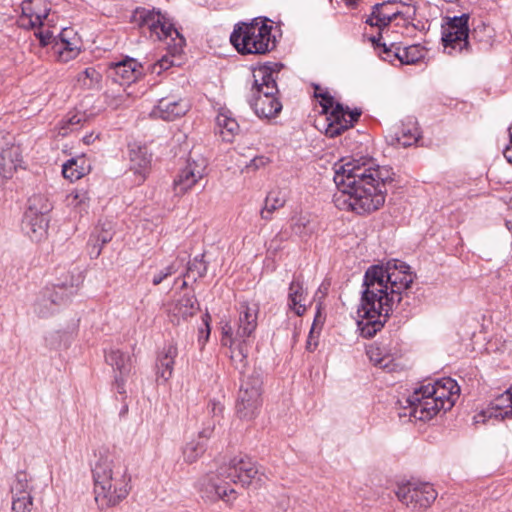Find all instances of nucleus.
Here are the masks:
<instances>
[{
	"label": "nucleus",
	"mask_w": 512,
	"mask_h": 512,
	"mask_svg": "<svg viewBox=\"0 0 512 512\" xmlns=\"http://www.w3.org/2000/svg\"><path fill=\"white\" fill-rule=\"evenodd\" d=\"M414 276L410 267L401 261L392 260L383 265L369 267L364 275L361 305L357 313L361 335L373 337L380 331L394 308L409 298L407 290Z\"/></svg>",
	"instance_id": "nucleus-1"
},
{
	"label": "nucleus",
	"mask_w": 512,
	"mask_h": 512,
	"mask_svg": "<svg viewBox=\"0 0 512 512\" xmlns=\"http://www.w3.org/2000/svg\"><path fill=\"white\" fill-rule=\"evenodd\" d=\"M387 167L376 165L372 158L360 157L335 168L334 183L338 192L335 205L340 209L366 214L378 210L385 202L386 185L393 181Z\"/></svg>",
	"instance_id": "nucleus-2"
},
{
	"label": "nucleus",
	"mask_w": 512,
	"mask_h": 512,
	"mask_svg": "<svg viewBox=\"0 0 512 512\" xmlns=\"http://www.w3.org/2000/svg\"><path fill=\"white\" fill-rule=\"evenodd\" d=\"M459 393V385L450 377L421 385L407 399L411 415L421 421L430 420L440 411L450 410Z\"/></svg>",
	"instance_id": "nucleus-3"
},
{
	"label": "nucleus",
	"mask_w": 512,
	"mask_h": 512,
	"mask_svg": "<svg viewBox=\"0 0 512 512\" xmlns=\"http://www.w3.org/2000/svg\"><path fill=\"white\" fill-rule=\"evenodd\" d=\"M95 499H102L107 506H115L131 490L128 466L120 458L100 457L92 469Z\"/></svg>",
	"instance_id": "nucleus-4"
},
{
	"label": "nucleus",
	"mask_w": 512,
	"mask_h": 512,
	"mask_svg": "<svg viewBox=\"0 0 512 512\" xmlns=\"http://www.w3.org/2000/svg\"><path fill=\"white\" fill-rule=\"evenodd\" d=\"M281 67L282 64L267 63L253 73L249 104L260 118L275 117L282 110V104L275 97L278 93L276 78Z\"/></svg>",
	"instance_id": "nucleus-5"
},
{
	"label": "nucleus",
	"mask_w": 512,
	"mask_h": 512,
	"mask_svg": "<svg viewBox=\"0 0 512 512\" xmlns=\"http://www.w3.org/2000/svg\"><path fill=\"white\" fill-rule=\"evenodd\" d=\"M268 19L255 18L251 22H241L234 26L230 42L242 55H263L275 47L272 26Z\"/></svg>",
	"instance_id": "nucleus-6"
},
{
	"label": "nucleus",
	"mask_w": 512,
	"mask_h": 512,
	"mask_svg": "<svg viewBox=\"0 0 512 512\" xmlns=\"http://www.w3.org/2000/svg\"><path fill=\"white\" fill-rule=\"evenodd\" d=\"M131 20L142 29L144 33H146L147 30L150 38L155 40L171 38L173 41L178 39L175 46H182L185 42L178 30L160 11L139 7L133 12Z\"/></svg>",
	"instance_id": "nucleus-7"
},
{
	"label": "nucleus",
	"mask_w": 512,
	"mask_h": 512,
	"mask_svg": "<svg viewBox=\"0 0 512 512\" xmlns=\"http://www.w3.org/2000/svg\"><path fill=\"white\" fill-rule=\"evenodd\" d=\"M242 373L240 389L236 402V413L240 419L251 420L256 417L261 406V374L252 370Z\"/></svg>",
	"instance_id": "nucleus-8"
},
{
	"label": "nucleus",
	"mask_w": 512,
	"mask_h": 512,
	"mask_svg": "<svg viewBox=\"0 0 512 512\" xmlns=\"http://www.w3.org/2000/svg\"><path fill=\"white\" fill-rule=\"evenodd\" d=\"M52 205L43 195H33L28 200V208L24 213L22 230L35 242L45 238L47 234L49 217Z\"/></svg>",
	"instance_id": "nucleus-9"
},
{
	"label": "nucleus",
	"mask_w": 512,
	"mask_h": 512,
	"mask_svg": "<svg viewBox=\"0 0 512 512\" xmlns=\"http://www.w3.org/2000/svg\"><path fill=\"white\" fill-rule=\"evenodd\" d=\"M78 282L72 281L58 283L43 289L33 306L34 313L40 318H47L57 312L61 306L66 305L72 296L77 293Z\"/></svg>",
	"instance_id": "nucleus-10"
},
{
	"label": "nucleus",
	"mask_w": 512,
	"mask_h": 512,
	"mask_svg": "<svg viewBox=\"0 0 512 512\" xmlns=\"http://www.w3.org/2000/svg\"><path fill=\"white\" fill-rule=\"evenodd\" d=\"M469 15L462 14L448 18L442 26V44L445 51L453 56L456 54H470L472 52L469 41Z\"/></svg>",
	"instance_id": "nucleus-11"
},
{
	"label": "nucleus",
	"mask_w": 512,
	"mask_h": 512,
	"mask_svg": "<svg viewBox=\"0 0 512 512\" xmlns=\"http://www.w3.org/2000/svg\"><path fill=\"white\" fill-rule=\"evenodd\" d=\"M415 15V6L396 0L384 1L372 7L371 15L366 20V23L383 30L388 27L393 20L398 18L403 20V25H407L415 18Z\"/></svg>",
	"instance_id": "nucleus-12"
},
{
	"label": "nucleus",
	"mask_w": 512,
	"mask_h": 512,
	"mask_svg": "<svg viewBox=\"0 0 512 512\" xmlns=\"http://www.w3.org/2000/svg\"><path fill=\"white\" fill-rule=\"evenodd\" d=\"M258 312L257 304L239 303L237 328L234 330L230 323H226L222 327V343L227 344V341H229L232 345L236 340L245 342L252 338L258 325Z\"/></svg>",
	"instance_id": "nucleus-13"
},
{
	"label": "nucleus",
	"mask_w": 512,
	"mask_h": 512,
	"mask_svg": "<svg viewBox=\"0 0 512 512\" xmlns=\"http://www.w3.org/2000/svg\"><path fill=\"white\" fill-rule=\"evenodd\" d=\"M433 485L426 482H407L399 485L396 490L398 500L411 510H425L437 498Z\"/></svg>",
	"instance_id": "nucleus-14"
},
{
	"label": "nucleus",
	"mask_w": 512,
	"mask_h": 512,
	"mask_svg": "<svg viewBox=\"0 0 512 512\" xmlns=\"http://www.w3.org/2000/svg\"><path fill=\"white\" fill-rule=\"evenodd\" d=\"M219 468L220 476H223L229 482L230 487L231 484H241L242 487L248 486L259 474L256 463L247 455L235 456Z\"/></svg>",
	"instance_id": "nucleus-15"
},
{
	"label": "nucleus",
	"mask_w": 512,
	"mask_h": 512,
	"mask_svg": "<svg viewBox=\"0 0 512 512\" xmlns=\"http://www.w3.org/2000/svg\"><path fill=\"white\" fill-rule=\"evenodd\" d=\"M362 111L360 109L350 110L348 106L336 103L333 110L327 113L323 119V123L319 122L318 128L323 130L325 135L330 138L341 135L345 130L349 129L358 121Z\"/></svg>",
	"instance_id": "nucleus-16"
},
{
	"label": "nucleus",
	"mask_w": 512,
	"mask_h": 512,
	"mask_svg": "<svg viewBox=\"0 0 512 512\" xmlns=\"http://www.w3.org/2000/svg\"><path fill=\"white\" fill-rule=\"evenodd\" d=\"M197 489L200 496L210 502H215L219 499L228 502L236 498V491L229 486V482L223 476H220V468L216 472H211L201 477L197 483Z\"/></svg>",
	"instance_id": "nucleus-17"
},
{
	"label": "nucleus",
	"mask_w": 512,
	"mask_h": 512,
	"mask_svg": "<svg viewBox=\"0 0 512 512\" xmlns=\"http://www.w3.org/2000/svg\"><path fill=\"white\" fill-rule=\"evenodd\" d=\"M31 478L25 471H18L11 484V512H31L33 506Z\"/></svg>",
	"instance_id": "nucleus-18"
},
{
	"label": "nucleus",
	"mask_w": 512,
	"mask_h": 512,
	"mask_svg": "<svg viewBox=\"0 0 512 512\" xmlns=\"http://www.w3.org/2000/svg\"><path fill=\"white\" fill-rule=\"evenodd\" d=\"M206 170V161L204 159H188L184 168H182L174 180V191L176 195H181L195 186L203 177Z\"/></svg>",
	"instance_id": "nucleus-19"
},
{
	"label": "nucleus",
	"mask_w": 512,
	"mask_h": 512,
	"mask_svg": "<svg viewBox=\"0 0 512 512\" xmlns=\"http://www.w3.org/2000/svg\"><path fill=\"white\" fill-rule=\"evenodd\" d=\"M190 108L186 99L176 95H167L158 100V103L152 109L150 116L165 121H174L184 116Z\"/></svg>",
	"instance_id": "nucleus-20"
},
{
	"label": "nucleus",
	"mask_w": 512,
	"mask_h": 512,
	"mask_svg": "<svg viewBox=\"0 0 512 512\" xmlns=\"http://www.w3.org/2000/svg\"><path fill=\"white\" fill-rule=\"evenodd\" d=\"M142 64L134 58H125L119 62H112L108 67L109 77L120 85H129L143 75Z\"/></svg>",
	"instance_id": "nucleus-21"
},
{
	"label": "nucleus",
	"mask_w": 512,
	"mask_h": 512,
	"mask_svg": "<svg viewBox=\"0 0 512 512\" xmlns=\"http://www.w3.org/2000/svg\"><path fill=\"white\" fill-rule=\"evenodd\" d=\"M21 10V25L26 28L42 26L50 11L43 0H24L21 3Z\"/></svg>",
	"instance_id": "nucleus-22"
},
{
	"label": "nucleus",
	"mask_w": 512,
	"mask_h": 512,
	"mask_svg": "<svg viewBox=\"0 0 512 512\" xmlns=\"http://www.w3.org/2000/svg\"><path fill=\"white\" fill-rule=\"evenodd\" d=\"M22 165V151L19 145L11 144L0 151V185L11 179Z\"/></svg>",
	"instance_id": "nucleus-23"
},
{
	"label": "nucleus",
	"mask_w": 512,
	"mask_h": 512,
	"mask_svg": "<svg viewBox=\"0 0 512 512\" xmlns=\"http://www.w3.org/2000/svg\"><path fill=\"white\" fill-rule=\"evenodd\" d=\"M213 429L211 427L204 428L199 432L197 438L187 442L183 447V458L187 463H194L202 456L206 450V441L211 437Z\"/></svg>",
	"instance_id": "nucleus-24"
},
{
	"label": "nucleus",
	"mask_w": 512,
	"mask_h": 512,
	"mask_svg": "<svg viewBox=\"0 0 512 512\" xmlns=\"http://www.w3.org/2000/svg\"><path fill=\"white\" fill-rule=\"evenodd\" d=\"M177 355L178 349L173 344L165 346L159 353L156 363L158 379L167 381L171 378L174 369L175 358Z\"/></svg>",
	"instance_id": "nucleus-25"
},
{
	"label": "nucleus",
	"mask_w": 512,
	"mask_h": 512,
	"mask_svg": "<svg viewBox=\"0 0 512 512\" xmlns=\"http://www.w3.org/2000/svg\"><path fill=\"white\" fill-rule=\"evenodd\" d=\"M420 138V131L417 122L409 118L403 122L398 130L395 132L394 137L391 139V144H398L402 147H410L418 142Z\"/></svg>",
	"instance_id": "nucleus-26"
},
{
	"label": "nucleus",
	"mask_w": 512,
	"mask_h": 512,
	"mask_svg": "<svg viewBox=\"0 0 512 512\" xmlns=\"http://www.w3.org/2000/svg\"><path fill=\"white\" fill-rule=\"evenodd\" d=\"M307 293L303 287V283L294 278L290 285L288 291V307L292 311L295 312L297 316H302L306 310Z\"/></svg>",
	"instance_id": "nucleus-27"
},
{
	"label": "nucleus",
	"mask_w": 512,
	"mask_h": 512,
	"mask_svg": "<svg viewBox=\"0 0 512 512\" xmlns=\"http://www.w3.org/2000/svg\"><path fill=\"white\" fill-rule=\"evenodd\" d=\"M105 360L110 365L117 375L128 376L132 369V358L128 353H125L117 348H111L105 354Z\"/></svg>",
	"instance_id": "nucleus-28"
},
{
	"label": "nucleus",
	"mask_w": 512,
	"mask_h": 512,
	"mask_svg": "<svg viewBox=\"0 0 512 512\" xmlns=\"http://www.w3.org/2000/svg\"><path fill=\"white\" fill-rule=\"evenodd\" d=\"M287 201V195L284 190H271L266 196L264 207L260 211V216L264 220H270L271 214L277 209L283 207Z\"/></svg>",
	"instance_id": "nucleus-29"
},
{
	"label": "nucleus",
	"mask_w": 512,
	"mask_h": 512,
	"mask_svg": "<svg viewBox=\"0 0 512 512\" xmlns=\"http://www.w3.org/2000/svg\"><path fill=\"white\" fill-rule=\"evenodd\" d=\"M199 309V304L194 295L182 296L173 307V316L178 319H187Z\"/></svg>",
	"instance_id": "nucleus-30"
},
{
	"label": "nucleus",
	"mask_w": 512,
	"mask_h": 512,
	"mask_svg": "<svg viewBox=\"0 0 512 512\" xmlns=\"http://www.w3.org/2000/svg\"><path fill=\"white\" fill-rule=\"evenodd\" d=\"M394 56L401 65L415 64L424 57L422 48L419 45L401 47V50L395 52Z\"/></svg>",
	"instance_id": "nucleus-31"
},
{
	"label": "nucleus",
	"mask_w": 512,
	"mask_h": 512,
	"mask_svg": "<svg viewBox=\"0 0 512 512\" xmlns=\"http://www.w3.org/2000/svg\"><path fill=\"white\" fill-rule=\"evenodd\" d=\"M248 340L243 342L242 340H236L232 345L229 341H227L226 345H229L231 348V360L235 364L237 369H243L246 367L247 363V343Z\"/></svg>",
	"instance_id": "nucleus-32"
},
{
	"label": "nucleus",
	"mask_w": 512,
	"mask_h": 512,
	"mask_svg": "<svg viewBox=\"0 0 512 512\" xmlns=\"http://www.w3.org/2000/svg\"><path fill=\"white\" fill-rule=\"evenodd\" d=\"M101 80V74L94 67H88L77 75L78 84L87 89H99Z\"/></svg>",
	"instance_id": "nucleus-33"
},
{
	"label": "nucleus",
	"mask_w": 512,
	"mask_h": 512,
	"mask_svg": "<svg viewBox=\"0 0 512 512\" xmlns=\"http://www.w3.org/2000/svg\"><path fill=\"white\" fill-rule=\"evenodd\" d=\"M129 156L132 163L131 168L137 173H141V170L147 168L151 161V155L148 154L146 147L131 149Z\"/></svg>",
	"instance_id": "nucleus-34"
},
{
	"label": "nucleus",
	"mask_w": 512,
	"mask_h": 512,
	"mask_svg": "<svg viewBox=\"0 0 512 512\" xmlns=\"http://www.w3.org/2000/svg\"><path fill=\"white\" fill-rule=\"evenodd\" d=\"M291 229L299 237H305L313 232L314 227L309 215H299L292 218Z\"/></svg>",
	"instance_id": "nucleus-35"
},
{
	"label": "nucleus",
	"mask_w": 512,
	"mask_h": 512,
	"mask_svg": "<svg viewBox=\"0 0 512 512\" xmlns=\"http://www.w3.org/2000/svg\"><path fill=\"white\" fill-rule=\"evenodd\" d=\"M89 195L84 189H75L67 196V202L69 206L78 208L80 212L86 211L89 206Z\"/></svg>",
	"instance_id": "nucleus-36"
},
{
	"label": "nucleus",
	"mask_w": 512,
	"mask_h": 512,
	"mask_svg": "<svg viewBox=\"0 0 512 512\" xmlns=\"http://www.w3.org/2000/svg\"><path fill=\"white\" fill-rule=\"evenodd\" d=\"M207 272V263L204 261V254L194 257L187 264L186 276L193 277L194 280L203 277Z\"/></svg>",
	"instance_id": "nucleus-37"
},
{
	"label": "nucleus",
	"mask_w": 512,
	"mask_h": 512,
	"mask_svg": "<svg viewBox=\"0 0 512 512\" xmlns=\"http://www.w3.org/2000/svg\"><path fill=\"white\" fill-rule=\"evenodd\" d=\"M62 174L64 178L74 181L84 176L85 171L83 167L78 166V161L76 159H70L63 164Z\"/></svg>",
	"instance_id": "nucleus-38"
},
{
	"label": "nucleus",
	"mask_w": 512,
	"mask_h": 512,
	"mask_svg": "<svg viewBox=\"0 0 512 512\" xmlns=\"http://www.w3.org/2000/svg\"><path fill=\"white\" fill-rule=\"evenodd\" d=\"M184 260L176 259L171 264H169L164 269L160 270L153 276L152 283L153 285H159L164 279L172 276L183 266Z\"/></svg>",
	"instance_id": "nucleus-39"
},
{
	"label": "nucleus",
	"mask_w": 512,
	"mask_h": 512,
	"mask_svg": "<svg viewBox=\"0 0 512 512\" xmlns=\"http://www.w3.org/2000/svg\"><path fill=\"white\" fill-rule=\"evenodd\" d=\"M492 406L493 408H495L496 410H500V411H503V414H501L503 417H507L505 415V412L507 410H511V406H512V387H510L509 389H507L505 392H503L502 394H500L498 397H496L493 401H492Z\"/></svg>",
	"instance_id": "nucleus-40"
},
{
	"label": "nucleus",
	"mask_w": 512,
	"mask_h": 512,
	"mask_svg": "<svg viewBox=\"0 0 512 512\" xmlns=\"http://www.w3.org/2000/svg\"><path fill=\"white\" fill-rule=\"evenodd\" d=\"M367 354H368L371 362L374 363V365H376V366H378L380 368H383V369L391 370V368H390V362H391L390 357L389 356H383L382 352H381V349L379 347L371 346L368 349Z\"/></svg>",
	"instance_id": "nucleus-41"
},
{
	"label": "nucleus",
	"mask_w": 512,
	"mask_h": 512,
	"mask_svg": "<svg viewBox=\"0 0 512 512\" xmlns=\"http://www.w3.org/2000/svg\"><path fill=\"white\" fill-rule=\"evenodd\" d=\"M217 125L225 129L231 136H233L239 129L237 121L226 113H220L216 118Z\"/></svg>",
	"instance_id": "nucleus-42"
},
{
	"label": "nucleus",
	"mask_w": 512,
	"mask_h": 512,
	"mask_svg": "<svg viewBox=\"0 0 512 512\" xmlns=\"http://www.w3.org/2000/svg\"><path fill=\"white\" fill-rule=\"evenodd\" d=\"M398 50H401V46L399 44L394 42L387 44L386 42H383L382 48L378 53L384 61H388L393 64L397 60L394 54L395 52H398Z\"/></svg>",
	"instance_id": "nucleus-43"
},
{
	"label": "nucleus",
	"mask_w": 512,
	"mask_h": 512,
	"mask_svg": "<svg viewBox=\"0 0 512 512\" xmlns=\"http://www.w3.org/2000/svg\"><path fill=\"white\" fill-rule=\"evenodd\" d=\"M491 32L492 29L482 25L478 26L473 29L471 35L469 34V39L478 41V42H485V44H489V39L491 38Z\"/></svg>",
	"instance_id": "nucleus-44"
},
{
	"label": "nucleus",
	"mask_w": 512,
	"mask_h": 512,
	"mask_svg": "<svg viewBox=\"0 0 512 512\" xmlns=\"http://www.w3.org/2000/svg\"><path fill=\"white\" fill-rule=\"evenodd\" d=\"M316 98H320V106L322 108V113L324 115H327L330 110H333L335 107V104L337 102L334 101V98L332 95H330L329 92H324L323 94H316Z\"/></svg>",
	"instance_id": "nucleus-45"
},
{
	"label": "nucleus",
	"mask_w": 512,
	"mask_h": 512,
	"mask_svg": "<svg viewBox=\"0 0 512 512\" xmlns=\"http://www.w3.org/2000/svg\"><path fill=\"white\" fill-rule=\"evenodd\" d=\"M66 31H67L66 29H63V31L60 33L62 46H63V48H62L63 50L60 51V55L62 57H64V54L66 53L67 54L66 59L74 58L77 56L79 51L76 48L72 47V44L64 38Z\"/></svg>",
	"instance_id": "nucleus-46"
},
{
	"label": "nucleus",
	"mask_w": 512,
	"mask_h": 512,
	"mask_svg": "<svg viewBox=\"0 0 512 512\" xmlns=\"http://www.w3.org/2000/svg\"><path fill=\"white\" fill-rule=\"evenodd\" d=\"M35 36L39 39L42 46H47L52 42V39H54L53 33L49 29H39L35 32Z\"/></svg>",
	"instance_id": "nucleus-47"
},
{
	"label": "nucleus",
	"mask_w": 512,
	"mask_h": 512,
	"mask_svg": "<svg viewBox=\"0 0 512 512\" xmlns=\"http://www.w3.org/2000/svg\"><path fill=\"white\" fill-rule=\"evenodd\" d=\"M83 120V115L81 114H73L67 118L62 129L72 131L74 126L79 125Z\"/></svg>",
	"instance_id": "nucleus-48"
},
{
	"label": "nucleus",
	"mask_w": 512,
	"mask_h": 512,
	"mask_svg": "<svg viewBox=\"0 0 512 512\" xmlns=\"http://www.w3.org/2000/svg\"><path fill=\"white\" fill-rule=\"evenodd\" d=\"M268 159L263 156L254 157L249 164L246 165L247 169L257 170L267 164Z\"/></svg>",
	"instance_id": "nucleus-49"
},
{
	"label": "nucleus",
	"mask_w": 512,
	"mask_h": 512,
	"mask_svg": "<svg viewBox=\"0 0 512 512\" xmlns=\"http://www.w3.org/2000/svg\"><path fill=\"white\" fill-rule=\"evenodd\" d=\"M125 377L126 376H121V375H116L115 376V389L116 391L119 393V394H125L126 393V390H125Z\"/></svg>",
	"instance_id": "nucleus-50"
},
{
	"label": "nucleus",
	"mask_w": 512,
	"mask_h": 512,
	"mask_svg": "<svg viewBox=\"0 0 512 512\" xmlns=\"http://www.w3.org/2000/svg\"><path fill=\"white\" fill-rule=\"evenodd\" d=\"M171 65L172 61L169 59V57L164 56L154 65V71L157 67H159L157 73H160L162 70L168 69Z\"/></svg>",
	"instance_id": "nucleus-51"
},
{
	"label": "nucleus",
	"mask_w": 512,
	"mask_h": 512,
	"mask_svg": "<svg viewBox=\"0 0 512 512\" xmlns=\"http://www.w3.org/2000/svg\"><path fill=\"white\" fill-rule=\"evenodd\" d=\"M112 234L109 231H103L97 236V242H100V247L97 251V254L100 253V249L103 245L111 241Z\"/></svg>",
	"instance_id": "nucleus-52"
},
{
	"label": "nucleus",
	"mask_w": 512,
	"mask_h": 512,
	"mask_svg": "<svg viewBox=\"0 0 512 512\" xmlns=\"http://www.w3.org/2000/svg\"><path fill=\"white\" fill-rule=\"evenodd\" d=\"M509 139H510L511 146H508L504 150V157L506 158V160L509 163H512V127L509 128Z\"/></svg>",
	"instance_id": "nucleus-53"
},
{
	"label": "nucleus",
	"mask_w": 512,
	"mask_h": 512,
	"mask_svg": "<svg viewBox=\"0 0 512 512\" xmlns=\"http://www.w3.org/2000/svg\"><path fill=\"white\" fill-rule=\"evenodd\" d=\"M205 330L201 329L200 331V338H199V341H203V343H205L208 338H209V335H210V327H209V324L207 321H205Z\"/></svg>",
	"instance_id": "nucleus-54"
},
{
	"label": "nucleus",
	"mask_w": 512,
	"mask_h": 512,
	"mask_svg": "<svg viewBox=\"0 0 512 512\" xmlns=\"http://www.w3.org/2000/svg\"><path fill=\"white\" fill-rule=\"evenodd\" d=\"M371 42L373 43L374 47L378 49V51L382 48L383 42L382 40V34L379 33L377 36H373L370 38Z\"/></svg>",
	"instance_id": "nucleus-55"
},
{
	"label": "nucleus",
	"mask_w": 512,
	"mask_h": 512,
	"mask_svg": "<svg viewBox=\"0 0 512 512\" xmlns=\"http://www.w3.org/2000/svg\"><path fill=\"white\" fill-rule=\"evenodd\" d=\"M313 330H314V328L312 327L309 337H308V340H307V349L309 351H313L317 346V343L316 342L313 343V341H312L313 340Z\"/></svg>",
	"instance_id": "nucleus-56"
},
{
	"label": "nucleus",
	"mask_w": 512,
	"mask_h": 512,
	"mask_svg": "<svg viewBox=\"0 0 512 512\" xmlns=\"http://www.w3.org/2000/svg\"><path fill=\"white\" fill-rule=\"evenodd\" d=\"M216 410H218L219 412L222 411V408L220 406H217L215 403H213V408H212V411L213 413L215 414L216 413Z\"/></svg>",
	"instance_id": "nucleus-57"
},
{
	"label": "nucleus",
	"mask_w": 512,
	"mask_h": 512,
	"mask_svg": "<svg viewBox=\"0 0 512 512\" xmlns=\"http://www.w3.org/2000/svg\"><path fill=\"white\" fill-rule=\"evenodd\" d=\"M325 91H323L319 86H316L315 88V95L316 94H323Z\"/></svg>",
	"instance_id": "nucleus-58"
},
{
	"label": "nucleus",
	"mask_w": 512,
	"mask_h": 512,
	"mask_svg": "<svg viewBox=\"0 0 512 512\" xmlns=\"http://www.w3.org/2000/svg\"><path fill=\"white\" fill-rule=\"evenodd\" d=\"M506 226L509 230H511L512 228V222L511 221H506Z\"/></svg>",
	"instance_id": "nucleus-59"
},
{
	"label": "nucleus",
	"mask_w": 512,
	"mask_h": 512,
	"mask_svg": "<svg viewBox=\"0 0 512 512\" xmlns=\"http://www.w3.org/2000/svg\"><path fill=\"white\" fill-rule=\"evenodd\" d=\"M505 415H506V416H512V406H511V410H507V411L505 412Z\"/></svg>",
	"instance_id": "nucleus-60"
},
{
	"label": "nucleus",
	"mask_w": 512,
	"mask_h": 512,
	"mask_svg": "<svg viewBox=\"0 0 512 512\" xmlns=\"http://www.w3.org/2000/svg\"><path fill=\"white\" fill-rule=\"evenodd\" d=\"M90 140H91V136H89V137H87V136H86V137L84 138V141H85V143H87V144H89V143H90Z\"/></svg>",
	"instance_id": "nucleus-61"
},
{
	"label": "nucleus",
	"mask_w": 512,
	"mask_h": 512,
	"mask_svg": "<svg viewBox=\"0 0 512 512\" xmlns=\"http://www.w3.org/2000/svg\"><path fill=\"white\" fill-rule=\"evenodd\" d=\"M186 286H187L186 281H183V283H182V286H181V287H182V288H184V287H186Z\"/></svg>",
	"instance_id": "nucleus-62"
},
{
	"label": "nucleus",
	"mask_w": 512,
	"mask_h": 512,
	"mask_svg": "<svg viewBox=\"0 0 512 512\" xmlns=\"http://www.w3.org/2000/svg\"><path fill=\"white\" fill-rule=\"evenodd\" d=\"M510 206L512 207V195H511V198H510V202H509Z\"/></svg>",
	"instance_id": "nucleus-63"
}]
</instances>
